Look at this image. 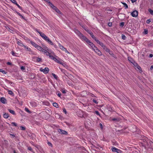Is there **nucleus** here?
Returning <instances> with one entry per match:
<instances>
[{
    "mask_svg": "<svg viewBox=\"0 0 153 153\" xmlns=\"http://www.w3.org/2000/svg\"><path fill=\"white\" fill-rule=\"evenodd\" d=\"M36 48L38 51L43 52L44 53H46L49 51V48L46 46L44 45H43L42 47L38 45Z\"/></svg>",
    "mask_w": 153,
    "mask_h": 153,
    "instance_id": "1",
    "label": "nucleus"
},
{
    "mask_svg": "<svg viewBox=\"0 0 153 153\" xmlns=\"http://www.w3.org/2000/svg\"><path fill=\"white\" fill-rule=\"evenodd\" d=\"M39 70L45 74H47L48 73L49 71V69L47 67L45 68L44 69L42 68H39Z\"/></svg>",
    "mask_w": 153,
    "mask_h": 153,
    "instance_id": "2",
    "label": "nucleus"
},
{
    "mask_svg": "<svg viewBox=\"0 0 153 153\" xmlns=\"http://www.w3.org/2000/svg\"><path fill=\"white\" fill-rule=\"evenodd\" d=\"M55 58L53 60L59 64L63 65L65 66V64H63V62L62 61H60V58L56 56H55Z\"/></svg>",
    "mask_w": 153,
    "mask_h": 153,
    "instance_id": "3",
    "label": "nucleus"
},
{
    "mask_svg": "<svg viewBox=\"0 0 153 153\" xmlns=\"http://www.w3.org/2000/svg\"><path fill=\"white\" fill-rule=\"evenodd\" d=\"M111 149L112 151L114 152H116L118 153H121L122 152L121 151L114 147H113Z\"/></svg>",
    "mask_w": 153,
    "mask_h": 153,
    "instance_id": "4",
    "label": "nucleus"
},
{
    "mask_svg": "<svg viewBox=\"0 0 153 153\" xmlns=\"http://www.w3.org/2000/svg\"><path fill=\"white\" fill-rule=\"evenodd\" d=\"M84 112L81 110H79L77 111V115L78 116L82 117L83 116Z\"/></svg>",
    "mask_w": 153,
    "mask_h": 153,
    "instance_id": "5",
    "label": "nucleus"
},
{
    "mask_svg": "<svg viewBox=\"0 0 153 153\" xmlns=\"http://www.w3.org/2000/svg\"><path fill=\"white\" fill-rule=\"evenodd\" d=\"M131 15L133 17H136L138 15V12L136 10H134L131 13Z\"/></svg>",
    "mask_w": 153,
    "mask_h": 153,
    "instance_id": "6",
    "label": "nucleus"
},
{
    "mask_svg": "<svg viewBox=\"0 0 153 153\" xmlns=\"http://www.w3.org/2000/svg\"><path fill=\"white\" fill-rule=\"evenodd\" d=\"M33 59L34 61L38 62H40L42 60V59L41 58L37 56L33 57Z\"/></svg>",
    "mask_w": 153,
    "mask_h": 153,
    "instance_id": "7",
    "label": "nucleus"
},
{
    "mask_svg": "<svg viewBox=\"0 0 153 153\" xmlns=\"http://www.w3.org/2000/svg\"><path fill=\"white\" fill-rule=\"evenodd\" d=\"M58 131L61 134H67V132L65 130H62L61 129H58Z\"/></svg>",
    "mask_w": 153,
    "mask_h": 153,
    "instance_id": "8",
    "label": "nucleus"
},
{
    "mask_svg": "<svg viewBox=\"0 0 153 153\" xmlns=\"http://www.w3.org/2000/svg\"><path fill=\"white\" fill-rule=\"evenodd\" d=\"M79 37L82 40L85 41L86 42L88 40V39H87L85 36H84L82 34H81V36H80Z\"/></svg>",
    "mask_w": 153,
    "mask_h": 153,
    "instance_id": "9",
    "label": "nucleus"
},
{
    "mask_svg": "<svg viewBox=\"0 0 153 153\" xmlns=\"http://www.w3.org/2000/svg\"><path fill=\"white\" fill-rule=\"evenodd\" d=\"M30 43L34 47L36 48V47L38 45L37 44H36L34 42L32 41H30Z\"/></svg>",
    "mask_w": 153,
    "mask_h": 153,
    "instance_id": "10",
    "label": "nucleus"
},
{
    "mask_svg": "<svg viewBox=\"0 0 153 153\" xmlns=\"http://www.w3.org/2000/svg\"><path fill=\"white\" fill-rule=\"evenodd\" d=\"M37 31L39 34L40 36L43 39V38L46 36V35L43 33L38 31L37 30Z\"/></svg>",
    "mask_w": 153,
    "mask_h": 153,
    "instance_id": "11",
    "label": "nucleus"
},
{
    "mask_svg": "<svg viewBox=\"0 0 153 153\" xmlns=\"http://www.w3.org/2000/svg\"><path fill=\"white\" fill-rule=\"evenodd\" d=\"M0 101L3 104L5 103L6 100L4 97H1L0 99Z\"/></svg>",
    "mask_w": 153,
    "mask_h": 153,
    "instance_id": "12",
    "label": "nucleus"
},
{
    "mask_svg": "<svg viewBox=\"0 0 153 153\" xmlns=\"http://www.w3.org/2000/svg\"><path fill=\"white\" fill-rule=\"evenodd\" d=\"M74 31L79 36V37L80 36H81L82 33L77 30L75 29Z\"/></svg>",
    "mask_w": 153,
    "mask_h": 153,
    "instance_id": "13",
    "label": "nucleus"
},
{
    "mask_svg": "<svg viewBox=\"0 0 153 153\" xmlns=\"http://www.w3.org/2000/svg\"><path fill=\"white\" fill-rule=\"evenodd\" d=\"M89 33L90 34L91 36V37L96 41H97V40H98L95 37V36L93 35V33L91 32H90Z\"/></svg>",
    "mask_w": 153,
    "mask_h": 153,
    "instance_id": "14",
    "label": "nucleus"
},
{
    "mask_svg": "<svg viewBox=\"0 0 153 153\" xmlns=\"http://www.w3.org/2000/svg\"><path fill=\"white\" fill-rule=\"evenodd\" d=\"M87 42L91 46L92 48L94 45L89 40L88 41H87Z\"/></svg>",
    "mask_w": 153,
    "mask_h": 153,
    "instance_id": "15",
    "label": "nucleus"
},
{
    "mask_svg": "<svg viewBox=\"0 0 153 153\" xmlns=\"http://www.w3.org/2000/svg\"><path fill=\"white\" fill-rule=\"evenodd\" d=\"M17 43L18 45L20 46H23L24 47V46L25 45H24L22 43L21 41H17Z\"/></svg>",
    "mask_w": 153,
    "mask_h": 153,
    "instance_id": "16",
    "label": "nucleus"
},
{
    "mask_svg": "<svg viewBox=\"0 0 153 153\" xmlns=\"http://www.w3.org/2000/svg\"><path fill=\"white\" fill-rule=\"evenodd\" d=\"M47 42L49 43L51 45H53V42L50 40L49 38H48L46 40Z\"/></svg>",
    "mask_w": 153,
    "mask_h": 153,
    "instance_id": "17",
    "label": "nucleus"
},
{
    "mask_svg": "<svg viewBox=\"0 0 153 153\" xmlns=\"http://www.w3.org/2000/svg\"><path fill=\"white\" fill-rule=\"evenodd\" d=\"M3 116L4 118H7L9 116V115L7 113H5L4 114Z\"/></svg>",
    "mask_w": 153,
    "mask_h": 153,
    "instance_id": "18",
    "label": "nucleus"
},
{
    "mask_svg": "<svg viewBox=\"0 0 153 153\" xmlns=\"http://www.w3.org/2000/svg\"><path fill=\"white\" fill-rule=\"evenodd\" d=\"M58 45H59L60 48L61 49L62 51L64 50V49L65 48L63 47V46L61 45L60 43L58 44Z\"/></svg>",
    "mask_w": 153,
    "mask_h": 153,
    "instance_id": "19",
    "label": "nucleus"
},
{
    "mask_svg": "<svg viewBox=\"0 0 153 153\" xmlns=\"http://www.w3.org/2000/svg\"><path fill=\"white\" fill-rule=\"evenodd\" d=\"M97 43H98L99 44H100V45L102 47L104 45L99 40H97Z\"/></svg>",
    "mask_w": 153,
    "mask_h": 153,
    "instance_id": "20",
    "label": "nucleus"
},
{
    "mask_svg": "<svg viewBox=\"0 0 153 153\" xmlns=\"http://www.w3.org/2000/svg\"><path fill=\"white\" fill-rule=\"evenodd\" d=\"M46 55L47 56H49L51 59H53V60H54V59L55 58V57H54L52 55H51L49 53H48V54Z\"/></svg>",
    "mask_w": 153,
    "mask_h": 153,
    "instance_id": "21",
    "label": "nucleus"
},
{
    "mask_svg": "<svg viewBox=\"0 0 153 153\" xmlns=\"http://www.w3.org/2000/svg\"><path fill=\"white\" fill-rule=\"evenodd\" d=\"M24 48L26 49L27 51H32L31 49L30 48H28L27 46H24Z\"/></svg>",
    "mask_w": 153,
    "mask_h": 153,
    "instance_id": "22",
    "label": "nucleus"
},
{
    "mask_svg": "<svg viewBox=\"0 0 153 153\" xmlns=\"http://www.w3.org/2000/svg\"><path fill=\"white\" fill-rule=\"evenodd\" d=\"M128 60L131 62V63H133L134 62V61L131 57H128Z\"/></svg>",
    "mask_w": 153,
    "mask_h": 153,
    "instance_id": "23",
    "label": "nucleus"
},
{
    "mask_svg": "<svg viewBox=\"0 0 153 153\" xmlns=\"http://www.w3.org/2000/svg\"><path fill=\"white\" fill-rule=\"evenodd\" d=\"M92 48L96 53V51H97V50H98L97 48L96 47H95V45H94V46Z\"/></svg>",
    "mask_w": 153,
    "mask_h": 153,
    "instance_id": "24",
    "label": "nucleus"
},
{
    "mask_svg": "<svg viewBox=\"0 0 153 153\" xmlns=\"http://www.w3.org/2000/svg\"><path fill=\"white\" fill-rule=\"evenodd\" d=\"M92 48L96 53V51H97V50H98L97 48L96 47H95V45H94V46Z\"/></svg>",
    "mask_w": 153,
    "mask_h": 153,
    "instance_id": "25",
    "label": "nucleus"
},
{
    "mask_svg": "<svg viewBox=\"0 0 153 153\" xmlns=\"http://www.w3.org/2000/svg\"><path fill=\"white\" fill-rule=\"evenodd\" d=\"M8 111H9V112L11 113V114H15V111L13 110H11L10 109H8Z\"/></svg>",
    "mask_w": 153,
    "mask_h": 153,
    "instance_id": "26",
    "label": "nucleus"
},
{
    "mask_svg": "<svg viewBox=\"0 0 153 153\" xmlns=\"http://www.w3.org/2000/svg\"><path fill=\"white\" fill-rule=\"evenodd\" d=\"M11 53L12 55L14 56H18L17 55V54L16 53H15L13 51H11Z\"/></svg>",
    "mask_w": 153,
    "mask_h": 153,
    "instance_id": "27",
    "label": "nucleus"
},
{
    "mask_svg": "<svg viewBox=\"0 0 153 153\" xmlns=\"http://www.w3.org/2000/svg\"><path fill=\"white\" fill-rule=\"evenodd\" d=\"M96 53H97L98 55L99 56L101 55H102V53L98 49L97 51H96Z\"/></svg>",
    "mask_w": 153,
    "mask_h": 153,
    "instance_id": "28",
    "label": "nucleus"
},
{
    "mask_svg": "<svg viewBox=\"0 0 153 153\" xmlns=\"http://www.w3.org/2000/svg\"><path fill=\"white\" fill-rule=\"evenodd\" d=\"M148 11L151 15H153V10H152L151 9H149Z\"/></svg>",
    "mask_w": 153,
    "mask_h": 153,
    "instance_id": "29",
    "label": "nucleus"
},
{
    "mask_svg": "<svg viewBox=\"0 0 153 153\" xmlns=\"http://www.w3.org/2000/svg\"><path fill=\"white\" fill-rule=\"evenodd\" d=\"M107 52H108L109 53V54H111V53L110 52V51L109 49L107 47L105 49V50Z\"/></svg>",
    "mask_w": 153,
    "mask_h": 153,
    "instance_id": "30",
    "label": "nucleus"
},
{
    "mask_svg": "<svg viewBox=\"0 0 153 153\" xmlns=\"http://www.w3.org/2000/svg\"><path fill=\"white\" fill-rule=\"evenodd\" d=\"M107 52H108L109 53V54H111V53L110 52V51L109 49L107 47L105 49V50Z\"/></svg>",
    "mask_w": 153,
    "mask_h": 153,
    "instance_id": "31",
    "label": "nucleus"
},
{
    "mask_svg": "<svg viewBox=\"0 0 153 153\" xmlns=\"http://www.w3.org/2000/svg\"><path fill=\"white\" fill-rule=\"evenodd\" d=\"M107 52H108L109 53V54H111V53L110 52V51L109 49L107 47L105 49V50Z\"/></svg>",
    "mask_w": 153,
    "mask_h": 153,
    "instance_id": "32",
    "label": "nucleus"
},
{
    "mask_svg": "<svg viewBox=\"0 0 153 153\" xmlns=\"http://www.w3.org/2000/svg\"><path fill=\"white\" fill-rule=\"evenodd\" d=\"M49 4V5L52 8L53 7V6H54L51 2H50V1H49L47 2Z\"/></svg>",
    "mask_w": 153,
    "mask_h": 153,
    "instance_id": "33",
    "label": "nucleus"
},
{
    "mask_svg": "<svg viewBox=\"0 0 153 153\" xmlns=\"http://www.w3.org/2000/svg\"><path fill=\"white\" fill-rule=\"evenodd\" d=\"M8 94H10V95H12L13 94V92L11 91H10V90H8Z\"/></svg>",
    "mask_w": 153,
    "mask_h": 153,
    "instance_id": "34",
    "label": "nucleus"
},
{
    "mask_svg": "<svg viewBox=\"0 0 153 153\" xmlns=\"http://www.w3.org/2000/svg\"><path fill=\"white\" fill-rule=\"evenodd\" d=\"M123 4L124 5V7H125L126 9L127 8H128V5L125 3H123Z\"/></svg>",
    "mask_w": 153,
    "mask_h": 153,
    "instance_id": "35",
    "label": "nucleus"
},
{
    "mask_svg": "<svg viewBox=\"0 0 153 153\" xmlns=\"http://www.w3.org/2000/svg\"><path fill=\"white\" fill-rule=\"evenodd\" d=\"M53 105L54 106L56 107H58V104L56 102H54L53 103Z\"/></svg>",
    "mask_w": 153,
    "mask_h": 153,
    "instance_id": "36",
    "label": "nucleus"
},
{
    "mask_svg": "<svg viewBox=\"0 0 153 153\" xmlns=\"http://www.w3.org/2000/svg\"><path fill=\"white\" fill-rule=\"evenodd\" d=\"M52 75L53 76V77L56 79H57L58 78V77L56 76L55 74L53 73L52 74Z\"/></svg>",
    "mask_w": 153,
    "mask_h": 153,
    "instance_id": "37",
    "label": "nucleus"
},
{
    "mask_svg": "<svg viewBox=\"0 0 153 153\" xmlns=\"http://www.w3.org/2000/svg\"><path fill=\"white\" fill-rule=\"evenodd\" d=\"M7 83H8L9 84H10L11 85H13V83L12 82H11L9 81H8V80L7 81Z\"/></svg>",
    "mask_w": 153,
    "mask_h": 153,
    "instance_id": "38",
    "label": "nucleus"
},
{
    "mask_svg": "<svg viewBox=\"0 0 153 153\" xmlns=\"http://www.w3.org/2000/svg\"><path fill=\"white\" fill-rule=\"evenodd\" d=\"M124 25H125L124 22H122L120 23V25L121 27H123L124 26Z\"/></svg>",
    "mask_w": 153,
    "mask_h": 153,
    "instance_id": "39",
    "label": "nucleus"
},
{
    "mask_svg": "<svg viewBox=\"0 0 153 153\" xmlns=\"http://www.w3.org/2000/svg\"><path fill=\"white\" fill-rule=\"evenodd\" d=\"M0 72H2L4 74H6V72H5V71H4V70H3L2 69H0Z\"/></svg>",
    "mask_w": 153,
    "mask_h": 153,
    "instance_id": "40",
    "label": "nucleus"
},
{
    "mask_svg": "<svg viewBox=\"0 0 153 153\" xmlns=\"http://www.w3.org/2000/svg\"><path fill=\"white\" fill-rule=\"evenodd\" d=\"M20 68H21V69L22 70V71H24L25 69V67L23 66H21L20 67Z\"/></svg>",
    "mask_w": 153,
    "mask_h": 153,
    "instance_id": "41",
    "label": "nucleus"
},
{
    "mask_svg": "<svg viewBox=\"0 0 153 153\" xmlns=\"http://www.w3.org/2000/svg\"><path fill=\"white\" fill-rule=\"evenodd\" d=\"M132 63L134 65L135 67L137 66L138 65V64L137 63L135 62L134 61V62H133V63Z\"/></svg>",
    "mask_w": 153,
    "mask_h": 153,
    "instance_id": "42",
    "label": "nucleus"
},
{
    "mask_svg": "<svg viewBox=\"0 0 153 153\" xmlns=\"http://www.w3.org/2000/svg\"><path fill=\"white\" fill-rule=\"evenodd\" d=\"M122 38L123 39H125L126 38V36L124 35H122Z\"/></svg>",
    "mask_w": 153,
    "mask_h": 153,
    "instance_id": "43",
    "label": "nucleus"
},
{
    "mask_svg": "<svg viewBox=\"0 0 153 153\" xmlns=\"http://www.w3.org/2000/svg\"><path fill=\"white\" fill-rule=\"evenodd\" d=\"M11 124L12 125H13V126H17V124L15 122H12Z\"/></svg>",
    "mask_w": 153,
    "mask_h": 153,
    "instance_id": "44",
    "label": "nucleus"
},
{
    "mask_svg": "<svg viewBox=\"0 0 153 153\" xmlns=\"http://www.w3.org/2000/svg\"><path fill=\"white\" fill-rule=\"evenodd\" d=\"M25 110L26 111H27L29 113H30V111H29V110L28 108H25Z\"/></svg>",
    "mask_w": 153,
    "mask_h": 153,
    "instance_id": "45",
    "label": "nucleus"
},
{
    "mask_svg": "<svg viewBox=\"0 0 153 153\" xmlns=\"http://www.w3.org/2000/svg\"><path fill=\"white\" fill-rule=\"evenodd\" d=\"M63 51H65V52L68 53H69V52H68V51H67V50L65 48L64 50H63Z\"/></svg>",
    "mask_w": 153,
    "mask_h": 153,
    "instance_id": "46",
    "label": "nucleus"
},
{
    "mask_svg": "<svg viewBox=\"0 0 153 153\" xmlns=\"http://www.w3.org/2000/svg\"><path fill=\"white\" fill-rule=\"evenodd\" d=\"M136 68L138 69L139 70H140L141 69V68L140 67V66L138 65L136 67Z\"/></svg>",
    "mask_w": 153,
    "mask_h": 153,
    "instance_id": "47",
    "label": "nucleus"
},
{
    "mask_svg": "<svg viewBox=\"0 0 153 153\" xmlns=\"http://www.w3.org/2000/svg\"><path fill=\"white\" fill-rule=\"evenodd\" d=\"M148 33V31L147 30H145L144 31V33L146 34H147Z\"/></svg>",
    "mask_w": 153,
    "mask_h": 153,
    "instance_id": "48",
    "label": "nucleus"
},
{
    "mask_svg": "<svg viewBox=\"0 0 153 153\" xmlns=\"http://www.w3.org/2000/svg\"><path fill=\"white\" fill-rule=\"evenodd\" d=\"M55 10L58 13H60L59 10L57 8H56Z\"/></svg>",
    "mask_w": 153,
    "mask_h": 153,
    "instance_id": "49",
    "label": "nucleus"
},
{
    "mask_svg": "<svg viewBox=\"0 0 153 153\" xmlns=\"http://www.w3.org/2000/svg\"><path fill=\"white\" fill-rule=\"evenodd\" d=\"M21 129L22 130H25V127L24 126H21Z\"/></svg>",
    "mask_w": 153,
    "mask_h": 153,
    "instance_id": "50",
    "label": "nucleus"
},
{
    "mask_svg": "<svg viewBox=\"0 0 153 153\" xmlns=\"http://www.w3.org/2000/svg\"><path fill=\"white\" fill-rule=\"evenodd\" d=\"M150 22H151V20L150 19H148L146 21V22L147 24H149Z\"/></svg>",
    "mask_w": 153,
    "mask_h": 153,
    "instance_id": "51",
    "label": "nucleus"
},
{
    "mask_svg": "<svg viewBox=\"0 0 153 153\" xmlns=\"http://www.w3.org/2000/svg\"><path fill=\"white\" fill-rule=\"evenodd\" d=\"M93 101L96 104H97L98 103V102H97L95 100H93Z\"/></svg>",
    "mask_w": 153,
    "mask_h": 153,
    "instance_id": "52",
    "label": "nucleus"
},
{
    "mask_svg": "<svg viewBox=\"0 0 153 153\" xmlns=\"http://www.w3.org/2000/svg\"><path fill=\"white\" fill-rule=\"evenodd\" d=\"M62 92L63 93H65L66 92V91L65 90L62 89Z\"/></svg>",
    "mask_w": 153,
    "mask_h": 153,
    "instance_id": "53",
    "label": "nucleus"
},
{
    "mask_svg": "<svg viewBox=\"0 0 153 153\" xmlns=\"http://www.w3.org/2000/svg\"><path fill=\"white\" fill-rule=\"evenodd\" d=\"M63 111L64 112L65 114H67V112L66 111V110L65 109H64L63 110Z\"/></svg>",
    "mask_w": 153,
    "mask_h": 153,
    "instance_id": "54",
    "label": "nucleus"
},
{
    "mask_svg": "<svg viewBox=\"0 0 153 153\" xmlns=\"http://www.w3.org/2000/svg\"><path fill=\"white\" fill-rule=\"evenodd\" d=\"M95 113L97 115H100V113L98 111H96L95 112Z\"/></svg>",
    "mask_w": 153,
    "mask_h": 153,
    "instance_id": "55",
    "label": "nucleus"
},
{
    "mask_svg": "<svg viewBox=\"0 0 153 153\" xmlns=\"http://www.w3.org/2000/svg\"><path fill=\"white\" fill-rule=\"evenodd\" d=\"M48 145L49 146H52V144H51V143L50 142H48Z\"/></svg>",
    "mask_w": 153,
    "mask_h": 153,
    "instance_id": "56",
    "label": "nucleus"
},
{
    "mask_svg": "<svg viewBox=\"0 0 153 153\" xmlns=\"http://www.w3.org/2000/svg\"><path fill=\"white\" fill-rule=\"evenodd\" d=\"M28 149L29 150L32 151V149L31 147H29L28 148Z\"/></svg>",
    "mask_w": 153,
    "mask_h": 153,
    "instance_id": "57",
    "label": "nucleus"
},
{
    "mask_svg": "<svg viewBox=\"0 0 153 153\" xmlns=\"http://www.w3.org/2000/svg\"><path fill=\"white\" fill-rule=\"evenodd\" d=\"M48 38V37L46 35V36L43 38V39L46 41Z\"/></svg>",
    "mask_w": 153,
    "mask_h": 153,
    "instance_id": "58",
    "label": "nucleus"
},
{
    "mask_svg": "<svg viewBox=\"0 0 153 153\" xmlns=\"http://www.w3.org/2000/svg\"><path fill=\"white\" fill-rule=\"evenodd\" d=\"M52 8L53 9L55 10L57 8L55 6H53V7Z\"/></svg>",
    "mask_w": 153,
    "mask_h": 153,
    "instance_id": "59",
    "label": "nucleus"
},
{
    "mask_svg": "<svg viewBox=\"0 0 153 153\" xmlns=\"http://www.w3.org/2000/svg\"><path fill=\"white\" fill-rule=\"evenodd\" d=\"M103 49H104V50H105V49L107 48V47L105 45H104L102 47Z\"/></svg>",
    "mask_w": 153,
    "mask_h": 153,
    "instance_id": "60",
    "label": "nucleus"
},
{
    "mask_svg": "<svg viewBox=\"0 0 153 153\" xmlns=\"http://www.w3.org/2000/svg\"><path fill=\"white\" fill-rule=\"evenodd\" d=\"M53 45V46L55 48H56V45L54 44L53 43V45Z\"/></svg>",
    "mask_w": 153,
    "mask_h": 153,
    "instance_id": "61",
    "label": "nucleus"
},
{
    "mask_svg": "<svg viewBox=\"0 0 153 153\" xmlns=\"http://www.w3.org/2000/svg\"><path fill=\"white\" fill-rule=\"evenodd\" d=\"M131 1L133 3L135 2L137 0H131Z\"/></svg>",
    "mask_w": 153,
    "mask_h": 153,
    "instance_id": "62",
    "label": "nucleus"
},
{
    "mask_svg": "<svg viewBox=\"0 0 153 153\" xmlns=\"http://www.w3.org/2000/svg\"><path fill=\"white\" fill-rule=\"evenodd\" d=\"M7 64L8 65H11V63L9 62H8L7 63Z\"/></svg>",
    "mask_w": 153,
    "mask_h": 153,
    "instance_id": "63",
    "label": "nucleus"
},
{
    "mask_svg": "<svg viewBox=\"0 0 153 153\" xmlns=\"http://www.w3.org/2000/svg\"><path fill=\"white\" fill-rule=\"evenodd\" d=\"M153 68V65L151 66V68H150V69L152 70Z\"/></svg>",
    "mask_w": 153,
    "mask_h": 153,
    "instance_id": "64",
    "label": "nucleus"
}]
</instances>
